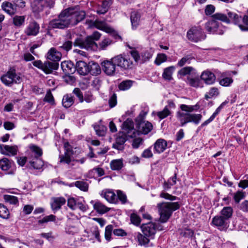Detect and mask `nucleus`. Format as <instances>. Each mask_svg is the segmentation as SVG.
I'll return each instance as SVG.
<instances>
[{"instance_id": "nucleus-1", "label": "nucleus", "mask_w": 248, "mask_h": 248, "mask_svg": "<svg viewBox=\"0 0 248 248\" xmlns=\"http://www.w3.org/2000/svg\"><path fill=\"white\" fill-rule=\"evenodd\" d=\"M83 11H76L69 8L62 11L57 18L50 21L49 27L52 29H64L69 26H74L83 20L85 17Z\"/></svg>"}, {"instance_id": "nucleus-2", "label": "nucleus", "mask_w": 248, "mask_h": 248, "mask_svg": "<svg viewBox=\"0 0 248 248\" xmlns=\"http://www.w3.org/2000/svg\"><path fill=\"white\" fill-rule=\"evenodd\" d=\"M196 106H190L182 104L180 108L182 111H178L176 113V117L180 122L181 126H185L189 123H193L198 125L201 122L202 115L201 114L192 113L195 109Z\"/></svg>"}, {"instance_id": "nucleus-3", "label": "nucleus", "mask_w": 248, "mask_h": 248, "mask_svg": "<svg viewBox=\"0 0 248 248\" xmlns=\"http://www.w3.org/2000/svg\"><path fill=\"white\" fill-rule=\"evenodd\" d=\"M61 54L54 48H51L47 52V59L52 62L46 61L43 63L41 60L32 62L33 66L42 70L46 74H50L59 67L58 62L61 60Z\"/></svg>"}, {"instance_id": "nucleus-4", "label": "nucleus", "mask_w": 248, "mask_h": 248, "mask_svg": "<svg viewBox=\"0 0 248 248\" xmlns=\"http://www.w3.org/2000/svg\"><path fill=\"white\" fill-rule=\"evenodd\" d=\"M123 132L116 139L115 143L112 148L119 151L124 149V144L128 140V137L133 138L136 136L137 131L134 128V123L130 119H127L122 125Z\"/></svg>"}, {"instance_id": "nucleus-5", "label": "nucleus", "mask_w": 248, "mask_h": 248, "mask_svg": "<svg viewBox=\"0 0 248 248\" xmlns=\"http://www.w3.org/2000/svg\"><path fill=\"white\" fill-rule=\"evenodd\" d=\"M101 33L97 31H94L93 34L87 36L85 39L77 37L74 42V46H79L81 48L95 51L98 48L97 44L95 41L98 40L101 37Z\"/></svg>"}, {"instance_id": "nucleus-6", "label": "nucleus", "mask_w": 248, "mask_h": 248, "mask_svg": "<svg viewBox=\"0 0 248 248\" xmlns=\"http://www.w3.org/2000/svg\"><path fill=\"white\" fill-rule=\"evenodd\" d=\"M213 17L227 24H233L237 25L240 29L241 26L245 27L243 23V17L235 12L226 10L224 13H217L213 15Z\"/></svg>"}, {"instance_id": "nucleus-7", "label": "nucleus", "mask_w": 248, "mask_h": 248, "mask_svg": "<svg viewBox=\"0 0 248 248\" xmlns=\"http://www.w3.org/2000/svg\"><path fill=\"white\" fill-rule=\"evenodd\" d=\"M160 215V221L162 223L166 222L171 217L172 212L180 207L178 202H166L158 203L157 204Z\"/></svg>"}, {"instance_id": "nucleus-8", "label": "nucleus", "mask_w": 248, "mask_h": 248, "mask_svg": "<svg viewBox=\"0 0 248 248\" xmlns=\"http://www.w3.org/2000/svg\"><path fill=\"white\" fill-rule=\"evenodd\" d=\"M0 80L6 86H11L14 83H20L22 79L19 74H16L15 69L11 68L0 77Z\"/></svg>"}, {"instance_id": "nucleus-9", "label": "nucleus", "mask_w": 248, "mask_h": 248, "mask_svg": "<svg viewBox=\"0 0 248 248\" xmlns=\"http://www.w3.org/2000/svg\"><path fill=\"white\" fill-rule=\"evenodd\" d=\"M186 37L189 41L197 43L205 39L206 35L200 26H194L187 31Z\"/></svg>"}, {"instance_id": "nucleus-10", "label": "nucleus", "mask_w": 248, "mask_h": 248, "mask_svg": "<svg viewBox=\"0 0 248 248\" xmlns=\"http://www.w3.org/2000/svg\"><path fill=\"white\" fill-rule=\"evenodd\" d=\"M213 19L208 20L205 24L204 28L206 31L210 33L222 34L224 32V28L218 19H215L212 16Z\"/></svg>"}, {"instance_id": "nucleus-11", "label": "nucleus", "mask_w": 248, "mask_h": 248, "mask_svg": "<svg viewBox=\"0 0 248 248\" xmlns=\"http://www.w3.org/2000/svg\"><path fill=\"white\" fill-rule=\"evenodd\" d=\"M56 0H33L32 9L34 13H40L45 9L53 7Z\"/></svg>"}, {"instance_id": "nucleus-12", "label": "nucleus", "mask_w": 248, "mask_h": 248, "mask_svg": "<svg viewBox=\"0 0 248 248\" xmlns=\"http://www.w3.org/2000/svg\"><path fill=\"white\" fill-rule=\"evenodd\" d=\"M111 59L115 66H118L124 69L132 68L133 63L130 59L124 57L121 55H117Z\"/></svg>"}, {"instance_id": "nucleus-13", "label": "nucleus", "mask_w": 248, "mask_h": 248, "mask_svg": "<svg viewBox=\"0 0 248 248\" xmlns=\"http://www.w3.org/2000/svg\"><path fill=\"white\" fill-rule=\"evenodd\" d=\"M142 233L146 236L153 239L156 232V227L155 223L149 222L146 224H142L141 227Z\"/></svg>"}, {"instance_id": "nucleus-14", "label": "nucleus", "mask_w": 248, "mask_h": 248, "mask_svg": "<svg viewBox=\"0 0 248 248\" xmlns=\"http://www.w3.org/2000/svg\"><path fill=\"white\" fill-rule=\"evenodd\" d=\"M138 119L140 121L138 126V131L140 133L146 135L152 131L153 127L152 124L148 121H143L141 114L139 115Z\"/></svg>"}, {"instance_id": "nucleus-15", "label": "nucleus", "mask_w": 248, "mask_h": 248, "mask_svg": "<svg viewBox=\"0 0 248 248\" xmlns=\"http://www.w3.org/2000/svg\"><path fill=\"white\" fill-rule=\"evenodd\" d=\"M103 71L108 76H113L116 71V66L112 61L105 60L101 63Z\"/></svg>"}, {"instance_id": "nucleus-16", "label": "nucleus", "mask_w": 248, "mask_h": 248, "mask_svg": "<svg viewBox=\"0 0 248 248\" xmlns=\"http://www.w3.org/2000/svg\"><path fill=\"white\" fill-rule=\"evenodd\" d=\"M212 223L220 230L226 229L229 223V221L222 217L220 215L216 216L212 219Z\"/></svg>"}, {"instance_id": "nucleus-17", "label": "nucleus", "mask_w": 248, "mask_h": 248, "mask_svg": "<svg viewBox=\"0 0 248 248\" xmlns=\"http://www.w3.org/2000/svg\"><path fill=\"white\" fill-rule=\"evenodd\" d=\"M40 26L35 22H31L27 26L24 31L25 33L28 36H36L39 32Z\"/></svg>"}, {"instance_id": "nucleus-18", "label": "nucleus", "mask_w": 248, "mask_h": 248, "mask_svg": "<svg viewBox=\"0 0 248 248\" xmlns=\"http://www.w3.org/2000/svg\"><path fill=\"white\" fill-rule=\"evenodd\" d=\"M201 78L206 84L212 85L215 83L216 78L213 73L209 70H205L202 73Z\"/></svg>"}, {"instance_id": "nucleus-19", "label": "nucleus", "mask_w": 248, "mask_h": 248, "mask_svg": "<svg viewBox=\"0 0 248 248\" xmlns=\"http://www.w3.org/2000/svg\"><path fill=\"white\" fill-rule=\"evenodd\" d=\"M51 202V207L54 213L61 208V207L65 204L66 200L63 197H54L52 198Z\"/></svg>"}, {"instance_id": "nucleus-20", "label": "nucleus", "mask_w": 248, "mask_h": 248, "mask_svg": "<svg viewBox=\"0 0 248 248\" xmlns=\"http://www.w3.org/2000/svg\"><path fill=\"white\" fill-rule=\"evenodd\" d=\"M15 6L13 2L5 1L2 3L1 7L5 13L12 16L17 13Z\"/></svg>"}, {"instance_id": "nucleus-21", "label": "nucleus", "mask_w": 248, "mask_h": 248, "mask_svg": "<svg viewBox=\"0 0 248 248\" xmlns=\"http://www.w3.org/2000/svg\"><path fill=\"white\" fill-rule=\"evenodd\" d=\"M89 63H87L83 61H78L75 65V71H77L80 75L85 76L89 74Z\"/></svg>"}, {"instance_id": "nucleus-22", "label": "nucleus", "mask_w": 248, "mask_h": 248, "mask_svg": "<svg viewBox=\"0 0 248 248\" xmlns=\"http://www.w3.org/2000/svg\"><path fill=\"white\" fill-rule=\"evenodd\" d=\"M167 146V141L164 139H159L154 144V152L160 154L166 150Z\"/></svg>"}, {"instance_id": "nucleus-23", "label": "nucleus", "mask_w": 248, "mask_h": 248, "mask_svg": "<svg viewBox=\"0 0 248 248\" xmlns=\"http://www.w3.org/2000/svg\"><path fill=\"white\" fill-rule=\"evenodd\" d=\"M61 68L66 75L72 74L75 72V65L71 61L62 62Z\"/></svg>"}, {"instance_id": "nucleus-24", "label": "nucleus", "mask_w": 248, "mask_h": 248, "mask_svg": "<svg viewBox=\"0 0 248 248\" xmlns=\"http://www.w3.org/2000/svg\"><path fill=\"white\" fill-rule=\"evenodd\" d=\"M0 152L7 155H15L16 154V147L13 146L0 145Z\"/></svg>"}, {"instance_id": "nucleus-25", "label": "nucleus", "mask_w": 248, "mask_h": 248, "mask_svg": "<svg viewBox=\"0 0 248 248\" xmlns=\"http://www.w3.org/2000/svg\"><path fill=\"white\" fill-rule=\"evenodd\" d=\"M89 73L93 76L99 75L101 72V69L99 65L95 62H90L88 65Z\"/></svg>"}, {"instance_id": "nucleus-26", "label": "nucleus", "mask_w": 248, "mask_h": 248, "mask_svg": "<svg viewBox=\"0 0 248 248\" xmlns=\"http://www.w3.org/2000/svg\"><path fill=\"white\" fill-rule=\"evenodd\" d=\"M30 149L31 150V153L29 158H40L42 155L43 151L42 149L39 147L32 144L30 146Z\"/></svg>"}, {"instance_id": "nucleus-27", "label": "nucleus", "mask_w": 248, "mask_h": 248, "mask_svg": "<svg viewBox=\"0 0 248 248\" xmlns=\"http://www.w3.org/2000/svg\"><path fill=\"white\" fill-rule=\"evenodd\" d=\"M130 19L132 28H137L139 25L140 19V12L137 11L132 12Z\"/></svg>"}, {"instance_id": "nucleus-28", "label": "nucleus", "mask_w": 248, "mask_h": 248, "mask_svg": "<svg viewBox=\"0 0 248 248\" xmlns=\"http://www.w3.org/2000/svg\"><path fill=\"white\" fill-rule=\"evenodd\" d=\"M94 26L96 28L108 33H111L113 31V29L108 26L104 21H96L94 23Z\"/></svg>"}, {"instance_id": "nucleus-29", "label": "nucleus", "mask_w": 248, "mask_h": 248, "mask_svg": "<svg viewBox=\"0 0 248 248\" xmlns=\"http://www.w3.org/2000/svg\"><path fill=\"white\" fill-rule=\"evenodd\" d=\"M12 164V161L3 157L0 159V169L3 171H7L11 168Z\"/></svg>"}, {"instance_id": "nucleus-30", "label": "nucleus", "mask_w": 248, "mask_h": 248, "mask_svg": "<svg viewBox=\"0 0 248 248\" xmlns=\"http://www.w3.org/2000/svg\"><path fill=\"white\" fill-rule=\"evenodd\" d=\"M175 69V67L174 66H170L165 68L162 73L163 78L166 80H171L172 79V75Z\"/></svg>"}, {"instance_id": "nucleus-31", "label": "nucleus", "mask_w": 248, "mask_h": 248, "mask_svg": "<svg viewBox=\"0 0 248 248\" xmlns=\"http://www.w3.org/2000/svg\"><path fill=\"white\" fill-rule=\"evenodd\" d=\"M186 82L189 86L194 87H202V82L198 77L192 78L189 76L187 77Z\"/></svg>"}, {"instance_id": "nucleus-32", "label": "nucleus", "mask_w": 248, "mask_h": 248, "mask_svg": "<svg viewBox=\"0 0 248 248\" xmlns=\"http://www.w3.org/2000/svg\"><path fill=\"white\" fill-rule=\"evenodd\" d=\"M31 166L34 169H41L44 166V162L40 158H29Z\"/></svg>"}, {"instance_id": "nucleus-33", "label": "nucleus", "mask_w": 248, "mask_h": 248, "mask_svg": "<svg viewBox=\"0 0 248 248\" xmlns=\"http://www.w3.org/2000/svg\"><path fill=\"white\" fill-rule=\"evenodd\" d=\"M74 102V97L71 94H66L63 97L62 100V104L65 108L70 107Z\"/></svg>"}, {"instance_id": "nucleus-34", "label": "nucleus", "mask_w": 248, "mask_h": 248, "mask_svg": "<svg viewBox=\"0 0 248 248\" xmlns=\"http://www.w3.org/2000/svg\"><path fill=\"white\" fill-rule=\"evenodd\" d=\"M220 213L222 217L229 221L232 216L233 209L231 206L224 207L221 210Z\"/></svg>"}, {"instance_id": "nucleus-35", "label": "nucleus", "mask_w": 248, "mask_h": 248, "mask_svg": "<svg viewBox=\"0 0 248 248\" xmlns=\"http://www.w3.org/2000/svg\"><path fill=\"white\" fill-rule=\"evenodd\" d=\"M93 208L97 212L103 214L109 210V208L104 205L99 201L96 202L93 204Z\"/></svg>"}, {"instance_id": "nucleus-36", "label": "nucleus", "mask_w": 248, "mask_h": 248, "mask_svg": "<svg viewBox=\"0 0 248 248\" xmlns=\"http://www.w3.org/2000/svg\"><path fill=\"white\" fill-rule=\"evenodd\" d=\"M10 217V211L8 208L4 204L0 203V218L8 219Z\"/></svg>"}, {"instance_id": "nucleus-37", "label": "nucleus", "mask_w": 248, "mask_h": 248, "mask_svg": "<svg viewBox=\"0 0 248 248\" xmlns=\"http://www.w3.org/2000/svg\"><path fill=\"white\" fill-rule=\"evenodd\" d=\"M104 197L110 203H116L117 198L116 194L111 190H108L104 193Z\"/></svg>"}, {"instance_id": "nucleus-38", "label": "nucleus", "mask_w": 248, "mask_h": 248, "mask_svg": "<svg viewBox=\"0 0 248 248\" xmlns=\"http://www.w3.org/2000/svg\"><path fill=\"white\" fill-rule=\"evenodd\" d=\"M110 168L112 170H119L123 167V159H115L110 163Z\"/></svg>"}, {"instance_id": "nucleus-39", "label": "nucleus", "mask_w": 248, "mask_h": 248, "mask_svg": "<svg viewBox=\"0 0 248 248\" xmlns=\"http://www.w3.org/2000/svg\"><path fill=\"white\" fill-rule=\"evenodd\" d=\"M25 21V16H16L13 17V23L14 25L20 27L24 24Z\"/></svg>"}, {"instance_id": "nucleus-40", "label": "nucleus", "mask_w": 248, "mask_h": 248, "mask_svg": "<svg viewBox=\"0 0 248 248\" xmlns=\"http://www.w3.org/2000/svg\"><path fill=\"white\" fill-rule=\"evenodd\" d=\"M195 59V58L192 55H187L183 57L177 63L179 67H182L186 64H189L192 60Z\"/></svg>"}, {"instance_id": "nucleus-41", "label": "nucleus", "mask_w": 248, "mask_h": 248, "mask_svg": "<svg viewBox=\"0 0 248 248\" xmlns=\"http://www.w3.org/2000/svg\"><path fill=\"white\" fill-rule=\"evenodd\" d=\"M94 129L96 135L100 137H103L106 135L107 127L103 125H94Z\"/></svg>"}, {"instance_id": "nucleus-42", "label": "nucleus", "mask_w": 248, "mask_h": 248, "mask_svg": "<svg viewBox=\"0 0 248 248\" xmlns=\"http://www.w3.org/2000/svg\"><path fill=\"white\" fill-rule=\"evenodd\" d=\"M219 94V91L217 88L212 87L210 88L209 92L205 95V98L206 100L216 97Z\"/></svg>"}, {"instance_id": "nucleus-43", "label": "nucleus", "mask_w": 248, "mask_h": 248, "mask_svg": "<svg viewBox=\"0 0 248 248\" xmlns=\"http://www.w3.org/2000/svg\"><path fill=\"white\" fill-rule=\"evenodd\" d=\"M75 186L83 191H87L89 188L88 183L83 181H77L75 182Z\"/></svg>"}, {"instance_id": "nucleus-44", "label": "nucleus", "mask_w": 248, "mask_h": 248, "mask_svg": "<svg viewBox=\"0 0 248 248\" xmlns=\"http://www.w3.org/2000/svg\"><path fill=\"white\" fill-rule=\"evenodd\" d=\"M3 199L6 202L9 203L10 204H16L18 202V198L13 195H4L3 196Z\"/></svg>"}, {"instance_id": "nucleus-45", "label": "nucleus", "mask_w": 248, "mask_h": 248, "mask_svg": "<svg viewBox=\"0 0 248 248\" xmlns=\"http://www.w3.org/2000/svg\"><path fill=\"white\" fill-rule=\"evenodd\" d=\"M137 237L139 244L140 245H147L150 241V237L146 236L144 234L143 235L140 232L138 233Z\"/></svg>"}, {"instance_id": "nucleus-46", "label": "nucleus", "mask_w": 248, "mask_h": 248, "mask_svg": "<svg viewBox=\"0 0 248 248\" xmlns=\"http://www.w3.org/2000/svg\"><path fill=\"white\" fill-rule=\"evenodd\" d=\"M227 76H223V74L221 75L222 78L220 80L219 84L220 85L225 87L229 86L232 82L233 79L232 78L226 77Z\"/></svg>"}, {"instance_id": "nucleus-47", "label": "nucleus", "mask_w": 248, "mask_h": 248, "mask_svg": "<svg viewBox=\"0 0 248 248\" xmlns=\"http://www.w3.org/2000/svg\"><path fill=\"white\" fill-rule=\"evenodd\" d=\"M245 192L242 190H238L236 193L233 194V199L236 203H238L241 200L245 198Z\"/></svg>"}, {"instance_id": "nucleus-48", "label": "nucleus", "mask_w": 248, "mask_h": 248, "mask_svg": "<svg viewBox=\"0 0 248 248\" xmlns=\"http://www.w3.org/2000/svg\"><path fill=\"white\" fill-rule=\"evenodd\" d=\"M171 112L170 110L168 109L167 108H164V109L160 111L157 112V116L160 119H163L168 116L170 115Z\"/></svg>"}, {"instance_id": "nucleus-49", "label": "nucleus", "mask_w": 248, "mask_h": 248, "mask_svg": "<svg viewBox=\"0 0 248 248\" xmlns=\"http://www.w3.org/2000/svg\"><path fill=\"white\" fill-rule=\"evenodd\" d=\"M132 85V81L131 80H125L122 81L119 85V88L120 90L125 91L128 90Z\"/></svg>"}, {"instance_id": "nucleus-50", "label": "nucleus", "mask_w": 248, "mask_h": 248, "mask_svg": "<svg viewBox=\"0 0 248 248\" xmlns=\"http://www.w3.org/2000/svg\"><path fill=\"white\" fill-rule=\"evenodd\" d=\"M194 232L193 230L185 228L181 231L180 235L186 238H191L194 235Z\"/></svg>"}, {"instance_id": "nucleus-51", "label": "nucleus", "mask_w": 248, "mask_h": 248, "mask_svg": "<svg viewBox=\"0 0 248 248\" xmlns=\"http://www.w3.org/2000/svg\"><path fill=\"white\" fill-rule=\"evenodd\" d=\"M167 60V56L164 53L158 54L155 61V63L157 65H159L162 62Z\"/></svg>"}, {"instance_id": "nucleus-52", "label": "nucleus", "mask_w": 248, "mask_h": 248, "mask_svg": "<svg viewBox=\"0 0 248 248\" xmlns=\"http://www.w3.org/2000/svg\"><path fill=\"white\" fill-rule=\"evenodd\" d=\"M113 227L112 225H109L106 227L105 232V238L107 241L111 240L112 232L113 231Z\"/></svg>"}, {"instance_id": "nucleus-53", "label": "nucleus", "mask_w": 248, "mask_h": 248, "mask_svg": "<svg viewBox=\"0 0 248 248\" xmlns=\"http://www.w3.org/2000/svg\"><path fill=\"white\" fill-rule=\"evenodd\" d=\"M130 220L132 224L138 226L140 223L141 218L136 214L132 213L130 215Z\"/></svg>"}, {"instance_id": "nucleus-54", "label": "nucleus", "mask_w": 248, "mask_h": 248, "mask_svg": "<svg viewBox=\"0 0 248 248\" xmlns=\"http://www.w3.org/2000/svg\"><path fill=\"white\" fill-rule=\"evenodd\" d=\"M193 70H194V68L192 67L186 66L180 69L178 71V74L181 76H184L190 74Z\"/></svg>"}, {"instance_id": "nucleus-55", "label": "nucleus", "mask_w": 248, "mask_h": 248, "mask_svg": "<svg viewBox=\"0 0 248 248\" xmlns=\"http://www.w3.org/2000/svg\"><path fill=\"white\" fill-rule=\"evenodd\" d=\"M44 101L48 102L51 105L55 104L54 98L50 90L48 91L44 98Z\"/></svg>"}, {"instance_id": "nucleus-56", "label": "nucleus", "mask_w": 248, "mask_h": 248, "mask_svg": "<svg viewBox=\"0 0 248 248\" xmlns=\"http://www.w3.org/2000/svg\"><path fill=\"white\" fill-rule=\"evenodd\" d=\"M13 3L15 5V6L17 12L19 9H23L26 6V2L24 0H14L13 1Z\"/></svg>"}, {"instance_id": "nucleus-57", "label": "nucleus", "mask_w": 248, "mask_h": 248, "mask_svg": "<svg viewBox=\"0 0 248 248\" xmlns=\"http://www.w3.org/2000/svg\"><path fill=\"white\" fill-rule=\"evenodd\" d=\"M77 202L78 200L74 198H69L67 201V205L71 209L74 210L77 208Z\"/></svg>"}, {"instance_id": "nucleus-58", "label": "nucleus", "mask_w": 248, "mask_h": 248, "mask_svg": "<svg viewBox=\"0 0 248 248\" xmlns=\"http://www.w3.org/2000/svg\"><path fill=\"white\" fill-rule=\"evenodd\" d=\"M73 93L78 98L80 103L83 102V95L79 88H75L73 91Z\"/></svg>"}, {"instance_id": "nucleus-59", "label": "nucleus", "mask_w": 248, "mask_h": 248, "mask_svg": "<svg viewBox=\"0 0 248 248\" xmlns=\"http://www.w3.org/2000/svg\"><path fill=\"white\" fill-rule=\"evenodd\" d=\"M60 162L69 164L71 162V156L67 155H59Z\"/></svg>"}, {"instance_id": "nucleus-60", "label": "nucleus", "mask_w": 248, "mask_h": 248, "mask_svg": "<svg viewBox=\"0 0 248 248\" xmlns=\"http://www.w3.org/2000/svg\"><path fill=\"white\" fill-rule=\"evenodd\" d=\"M64 154L72 156L73 155V151L72 146L69 142H66L64 144Z\"/></svg>"}, {"instance_id": "nucleus-61", "label": "nucleus", "mask_w": 248, "mask_h": 248, "mask_svg": "<svg viewBox=\"0 0 248 248\" xmlns=\"http://www.w3.org/2000/svg\"><path fill=\"white\" fill-rule=\"evenodd\" d=\"M117 197L121 202L122 204H124L127 202L126 195L121 190H117Z\"/></svg>"}, {"instance_id": "nucleus-62", "label": "nucleus", "mask_w": 248, "mask_h": 248, "mask_svg": "<svg viewBox=\"0 0 248 248\" xmlns=\"http://www.w3.org/2000/svg\"><path fill=\"white\" fill-rule=\"evenodd\" d=\"M56 218V216L53 215H50L49 216H47L43 217L42 219H40L38 221V223L40 224H43L44 223H46L49 221H54Z\"/></svg>"}, {"instance_id": "nucleus-63", "label": "nucleus", "mask_w": 248, "mask_h": 248, "mask_svg": "<svg viewBox=\"0 0 248 248\" xmlns=\"http://www.w3.org/2000/svg\"><path fill=\"white\" fill-rule=\"evenodd\" d=\"M112 43V40L109 39L107 38L104 39L99 44L100 48L102 50L106 49L107 47Z\"/></svg>"}, {"instance_id": "nucleus-64", "label": "nucleus", "mask_w": 248, "mask_h": 248, "mask_svg": "<svg viewBox=\"0 0 248 248\" xmlns=\"http://www.w3.org/2000/svg\"><path fill=\"white\" fill-rule=\"evenodd\" d=\"M131 56L134 59L136 62H138L140 60V56L139 53V52L135 49L132 48V50H131L129 51Z\"/></svg>"}]
</instances>
